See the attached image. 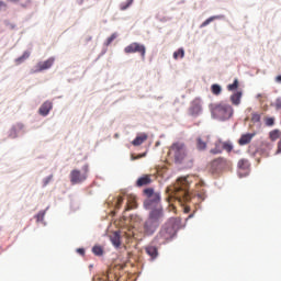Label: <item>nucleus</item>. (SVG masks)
<instances>
[{
	"label": "nucleus",
	"mask_w": 281,
	"mask_h": 281,
	"mask_svg": "<svg viewBox=\"0 0 281 281\" xmlns=\"http://www.w3.org/2000/svg\"><path fill=\"white\" fill-rule=\"evenodd\" d=\"M190 182L188 181V178H179L177 180V183L171 189L173 198L180 205H186L187 203H192L194 199H198L200 203L202 201H205V192L201 191L196 194V196H193L192 193H190Z\"/></svg>",
	"instance_id": "1"
},
{
	"label": "nucleus",
	"mask_w": 281,
	"mask_h": 281,
	"mask_svg": "<svg viewBox=\"0 0 281 281\" xmlns=\"http://www.w3.org/2000/svg\"><path fill=\"white\" fill-rule=\"evenodd\" d=\"M211 115L220 122H225L234 115V108L225 102L216 103L211 108Z\"/></svg>",
	"instance_id": "2"
},
{
	"label": "nucleus",
	"mask_w": 281,
	"mask_h": 281,
	"mask_svg": "<svg viewBox=\"0 0 281 281\" xmlns=\"http://www.w3.org/2000/svg\"><path fill=\"white\" fill-rule=\"evenodd\" d=\"M168 155L176 164H181L188 159V147L182 142H176L169 147Z\"/></svg>",
	"instance_id": "3"
},
{
	"label": "nucleus",
	"mask_w": 281,
	"mask_h": 281,
	"mask_svg": "<svg viewBox=\"0 0 281 281\" xmlns=\"http://www.w3.org/2000/svg\"><path fill=\"white\" fill-rule=\"evenodd\" d=\"M177 234V229L175 228V224L172 222H168L165 224L160 232L156 236V240L158 245H166L168 240H172L175 235Z\"/></svg>",
	"instance_id": "4"
},
{
	"label": "nucleus",
	"mask_w": 281,
	"mask_h": 281,
	"mask_svg": "<svg viewBox=\"0 0 281 281\" xmlns=\"http://www.w3.org/2000/svg\"><path fill=\"white\" fill-rule=\"evenodd\" d=\"M144 196H146V201L144 202V205L150 210L154 205H159L161 203V193L155 192V189L147 188L143 191Z\"/></svg>",
	"instance_id": "5"
},
{
	"label": "nucleus",
	"mask_w": 281,
	"mask_h": 281,
	"mask_svg": "<svg viewBox=\"0 0 281 281\" xmlns=\"http://www.w3.org/2000/svg\"><path fill=\"white\" fill-rule=\"evenodd\" d=\"M87 177H89V165H85L81 171L74 169L70 172V183H72V186L82 183L83 181H87Z\"/></svg>",
	"instance_id": "6"
},
{
	"label": "nucleus",
	"mask_w": 281,
	"mask_h": 281,
	"mask_svg": "<svg viewBox=\"0 0 281 281\" xmlns=\"http://www.w3.org/2000/svg\"><path fill=\"white\" fill-rule=\"evenodd\" d=\"M125 54H139L144 60L146 58V46L137 42H133L124 48Z\"/></svg>",
	"instance_id": "7"
},
{
	"label": "nucleus",
	"mask_w": 281,
	"mask_h": 281,
	"mask_svg": "<svg viewBox=\"0 0 281 281\" xmlns=\"http://www.w3.org/2000/svg\"><path fill=\"white\" fill-rule=\"evenodd\" d=\"M148 220L157 223V225H161V223H164V209L161 206L153 209L149 212Z\"/></svg>",
	"instance_id": "8"
},
{
	"label": "nucleus",
	"mask_w": 281,
	"mask_h": 281,
	"mask_svg": "<svg viewBox=\"0 0 281 281\" xmlns=\"http://www.w3.org/2000/svg\"><path fill=\"white\" fill-rule=\"evenodd\" d=\"M158 228L159 224H157V222H153V220H149L148 217L143 225V234L145 236H153Z\"/></svg>",
	"instance_id": "9"
},
{
	"label": "nucleus",
	"mask_w": 281,
	"mask_h": 281,
	"mask_svg": "<svg viewBox=\"0 0 281 281\" xmlns=\"http://www.w3.org/2000/svg\"><path fill=\"white\" fill-rule=\"evenodd\" d=\"M201 111H203V105L201 98H195L189 108V115H192L193 117H196V115L201 114Z\"/></svg>",
	"instance_id": "10"
},
{
	"label": "nucleus",
	"mask_w": 281,
	"mask_h": 281,
	"mask_svg": "<svg viewBox=\"0 0 281 281\" xmlns=\"http://www.w3.org/2000/svg\"><path fill=\"white\" fill-rule=\"evenodd\" d=\"M271 150H273V143L263 140L259 147V151L262 157H269V155H271Z\"/></svg>",
	"instance_id": "11"
},
{
	"label": "nucleus",
	"mask_w": 281,
	"mask_h": 281,
	"mask_svg": "<svg viewBox=\"0 0 281 281\" xmlns=\"http://www.w3.org/2000/svg\"><path fill=\"white\" fill-rule=\"evenodd\" d=\"M223 168H225V160L223 158H217L213 160L210 165V170L211 172H213V175L216 172H221Z\"/></svg>",
	"instance_id": "12"
},
{
	"label": "nucleus",
	"mask_w": 281,
	"mask_h": 281,
	"mask_svg": "<svg viewBox=\"0 0 281 281\" xmlns=\"http://www.w3.org/2000/svg\"><path fill=\"white\" fill-rule=\"evenodd\" d=\"M55 60L56 59L54 57H49L47 60L38 63L36 66V71H45V69H50Z\"/></svg>",
	"instance_id": "13"
},
{
	"label": "nucleus",
	"mask_w": 281,
	"mask_h": 281,
	"mask_svg": "<svg viewBox=\"0 0 281 281\" xmlns=\"http://www.w3.org/2000/svg\"><path fill=\"white\" fill-rule=\"evenodd\" d=\"M145 252L147 256H149L150 260L157 259V256H159V250L157 249V246L147 245L145 247Z\"/></svg>",
	"instance_id": "14"
},
{
	"label": "nucleus",
	"mask_w": 281,
	"mask_h": 281,
	"mask_svg": "<svg viewBox=\"0 0 281 281\" xmlns=\"http://www.w3.org/2000/svg\"><path fill=\"white\" fill-rule=\"evenodd\" d=\"M53 106L52 101L44 102L38 110L40 115H43L44 117L49 115V111H52Z\"/></svg>",
	"instance_id": "15"
},
{
	"label": "nucleus",
	"mask_w": 281,
	"mask_h": 281,
	"mask_svg": "<svg viewBox=\"0 0 281 281\" xmlns=\"http://www.w3.org/2000/svg\"><path fill=\"white\" fill-rule=\"evenodd\" d=\"M254 137H256V133L241 135L238 139L239 146H247V144H251V139H254Z\"/></svg>",
	"instance_id": "16"
},
{
	"label": "nucleus",
	"mask_w": 281,
	"mask_h": 281,
	"mask_svg": "<svg viewBox=\"0 0 281 281\" xmlns=\"http://www.w3.org/2000/svg\"><path fill=\"white\" fill-rule=\"evenodd\" d=\"M153 183V179H150V176L145 175L137 179L136 186L137 188H143V186H150Z\"/></svg>",
	"instance_id": "17"
},
{
	"label": "nucleus",
	"mask_w": 281,
	"mask_h": 281,
	"mask_svg": "<svg viewBox=\"0 0 281 281\" xmlns=\"http://www.w3.org/2000/svg\"><path fill=\"white\" fill-rule=\"evenodd\" d=\"M243 98V91H237L231 95V102L234 106H238L240 104V100Z\"/></svg>",
	"instance_id": "18"
},
{
	"label": "nucleus",
	"mask_w": 281,
	"mask_h": 281,
	"mask_svg": "<svg viewBox=\"0 0 281 281\" xmlns=\"http://www.w3.org/2000/svg\"><path fill=\"white\" fill-rule=\"evenodd\" d=\"M207 142H209L207 139L205 140V139H203L201 137H198L195 139L196 149L198 150H206L207 149Z\"/></svg>",
	"instance_id": "19"
},
{
	"label": "nucleus",
	"mask_w": 281,
	"mask_h": 281,
	"mask_svg": "<svg viewBox=\"0 0 281 281\" xmlns=\"http://www.w3.org/2000/svg\"><path fill=\"white\" fill-rule=\"evenodd\" d=\"M214 146L215 147L210 150L211 155H221V153H223V142L216 140Z\"/></svg>",
	"instance_id": "20"
},
{
	"label": "nucleus",
	"mask_w": 281,
	"mask_h": 281,
	"mask_svg": "<svg viewBox=\"0 0 281 281\" xmlns=\"http://www.w3.org/2000/svg\"><path fill=\"white\" fill-rule=\"evenodd\" d=\"M135 207H137V203L135 202V196L130 195L125 206V212H130V210H135Z\"/></svg>",
	"instance_id": "21"
},
{
	"label": "nucleus",
	"mask_w": 281,
	"mask_h": 281,
	"mask_svg": "<svg viewBox=\"0 0 281 281\" xmlns=\"http://www.w3.org/2000/svg\"><path fill=\"white\" fill-rule=\"evenodd\" d=\"M146 139H148V135L140 134V135L136 136V139L132 142V145L133 146H142V144H144V142H146Z\"/></svg>",
	"instance_id": "22"
},
{
	"label": "nucleus",
	"mask_w": 281,
	"mask_h": 281,
	"mask_svg": "<svg viewBox=\"0 0 281 281\" xmlns=\"http://www.w3.org/2000/svg\"><path fill=\"white\" fill-rule=\"evenodd\" d=\"M218 19H223V16H221V15H213V16L206 19V20L200 25V27H206V25H210V24L212 23V21H216V20H218Z\"/></svg>",
	"instance_id": "23"
},
{
	"label": "nucleus",
	"mask_w": 281,
	"mask_h": 281,
	"mask_svg": "<svg viewBox=\"0 0 281 281\" xmlns=\"http://www.w3.org/2000/svg\"><path fill=\"white\" fill-rule=\"evenodd\" d=\"M111 243L114 245V247H120V245H122L120 233H114V235L111 237Z\"/></svg>",
	"instance_id": "24"
},
{
	"label": "nucleus",
	"mask_w": 281,
	"mask_h": 281,
	"mask_svg": "<svg viewBox=\"0 0 281 281\" xmlns=\"http://www.w3.org/2000/svg\"><path fill=\"white\" fill-rule=\"evenodd\" d=\"M211 91H212L213 95H221L223 88H221V86H218V83H214L211 86Z\"/></svg>",
	"instance_id": "25"
},
{
	"label": "nucleus",
	"mask_w": 281,
	"mask_h": 281,
	"mask_svg": "<svg viewBox=\"0 0 281 281\" xmlns=\"http://www.w3.org/2000/svg\"><path fill=\"white\" fill-rule=\"evenodd\" d=\"M238 168H239V170H247V168H249V160L240 159L238 161Z\"/></svg>",
	"instance_id": "26"
},
{
	"label": "nucleus",
	"mask_w": 281,
	"mask_h": 281,
	"mask_svg": "<svg viewBox=\"0 0 281 281\" xmlns=\"http://www.w3.org/2000/svg\"><path fill=\"white\" fill-rule=\"evenodd\" d=\"M186 56V50L183 48H179L173 53L175 60H179V58H183Z\"/></svg>",
	"instance_id": "27"
},
{
	"label": "nucleus",
	"mask_w": 281,
	"mask_h": 281,
	"mask_svg": "<svg viewBox=\"0 0 281 281\" xmlns=\"http://www.w3.org/2000/svg\"><path fill=\"white\" fill-rule=\"evenodd\" d=\"M222 149L226 150V153H232V150H234V145L229 142H222Z\"/></svg>",
	"instance_id": "28"
},
{
	"label": "nucleus",
	"mask_w": 281,
	"mask_h": 281,
	"mask_svg": "<svg viewBox=\"0 0 281 281\" xmlns=\"http://www.w3.org/2000/svg\"><path fill=\"white\" fill-rule=\"evenodd\" d=\"M30 58V52H24L23 55L15 59L16 65H21L24 60H27Z\"/></svg>",
	"instance_id": "29"
},
{
	"label": "nucleus",
	"mask_w": 281,
	"mask_h": 281,
	"mask_svg": "<svg viewBox=\"0 0 281 281\" xmlns=\"http://www.w3.org/2000/svg\"><path fill=\"white\" fill-rule=\"evenodd\" d=\"M269 137L271 142H276V139H280V132L279 130H273L269 133Z\"/></svg>",
	"instance_id": "30"
},
{
	"label": "nucleus",
	"mask_w": 281,
	"mask_h": 281,
	"mask_svg": "<svg viewBox=\"0 0 281 281\" xmlns=\"http://www.w3.org/2000/svg\"><path fill=\"white\" fill-rule=\"evenodd\" d=\"M238 86H239L238 79H234V82H233V83H229V85L227 86V90H228V91H236V89H238Z\"/></svg>",
	"instance_id": "31"
},
{
	"label": "nucleus",
	"mask_w": 281,
	"mask_h": 281,
	"mask_svg": "<svg viewBox=\"0 0 281 281\" xmlns=\"http://www.w3.org/2000/svg\"><path fill=\"white\" fill-rule=\"evenodd\" d=\"M92 252L94 254V256H103L104 249L101 246H94L92 248Z\"/></svg>",
	"instance_id": "32"
},
{
	"label": "nucleus",
	"mask_w": 281,
	"mask_h": 281,
	"mask_svg": "<svg viewBox=\"0 0 281 281\" xmlns=\"http://www.w3.org/2000/svg\"><path fill=\"white\" fill-rule=\"evenodd\" d=\"M135 0H126V2H123L121 5H120V10H128V8H131V5H133V2Z\"/></svg>",
	"instance_id": "33"
},
{
	"label": "nucleus",
	"mask_w": 281,
	"mask_h": 281,
	"mask_svg": "<svg viewBox=\"0 0 281 281\" xmlns=\"http://www.w3.org/2000/svg\"><path fill=\"white\" fill-rule=\"evenodd\" d=\"M265 124H266V126H273V124H276V119L274 117H266Z\"/></svg>",
	"instance_id": "34"
},
{
	"label": "nucleus",
	"mask_w": 281,
	"mask_h": 281,
	"mask_svg": "<svg viewBox=\"0 0 281 281\" xmlns=\"http://www.w3.org/2000/svg\"><path fill=\"white\" fill-rule=\"evenodd\" d=\"M117 38V33H113L110 37H108L105 45H111Z\"/></svg>",
	"instance_id": "35"
},
{
	"label": "nucleus",
	"mask_w": 281,
	"mask_h": 281,
	"mask_svg": "<svg viewBox=\"0 0 281 281\" xmlns=\"http://www.w3.org/2000/svg\"><path fill=\"white\" fill-rule=\"evenodd\" d=\"M123 203H124V198L119 196L115 203V210H120Z\"/></svg>",
	"instance_id": "36"
},
{
	"label": "nucleus",
	"mask_w": 281,
	"mask_h": 281,
	"mask_svg": "<svg viewBox=\"0 0 281 281\" xmlns=\"http://www.w3.org/2000/svg\"><path fill=\"white\" fill-rule=\"evenodd\" d=\"M260 114L258 112H254L251 114V122H260Z\"/></svg>",
	"instance_id": "37"
},
{
	"label": "nucleus",
	"mask_w": 281,
	"mask_h": 281,
	"mask_svg": "<svg viewBox=\"0 0 281 281\" xmlns=\"http://www.w3.org/2000/svg\"><path fill=\"white\" fill-rule=\"evenodd\" d=\"M37 222L44 221L45 218V211H40L36 215Z\"/></svg>",
	"instance_id": "38"
},
{
	"label": "nucleus",
	"mask_w": 281,
	"mask_h": 281,
	"mask_svg": "<svg viewBox=\"0 0 281 281\" xmlns=\"http://www.w3.org/2000/svg\"><path fill=\"white\" fill-rule=\"evenodd\" d=\"M274 108L277 111H281V98L276 100Z\"/></svg>",
	"instance_id": "39"
},
{
	"label": "nucleus",
	"mask_w": 281,
	"mask_h": 281,
	"mask_svg": "<svg viewBox=\"0 0 281 281\" xmlns=\"http://www.w3.org/2000/svg\"><path fill=\"white\" fill-rule=\"evenodd\" d=\"M145 156H146V153L140 154V155H137V156L132 155V156H131V159H132V161H135L136 159H142V157H145Z\"/></svg>",
	"instance_id": "40"
},
{
	"label": "nucleus",
	"mask_w": 281,
	"mask_h": 281,
	"mask_svg": "<svg viewBox=\"0 0 281 281\" xmlns=\"http://www.w3.org/2000/svg\"><path fill=\"white\" fill-rule=\"evenodd\" d=\"M52 179H54V176H48V177L44 180V186H47V183H49V181H52Z\"/></svg>",
	"instance_id": "41"
},
{
	"label": "nucleus",
	"mask_w": 281,
	"mask_h": 281,
	"mask_svg": "<svg viewBox=\"0 0 281 281\" xmlns=\"http://www.w3.org/2000/svg\"><path fill=\"white\" fill-rule=\"evenodd\" d=\"M7 25H8V27L10 29V30H15L16 29V24H14V23H7Z\"/></svg>",
	"instance_id": "42"
},
{
	"label": "nucleus",
	"mask_w": 281,
	"mask_h": 281,
	"mask_svg": "<svg viewBox=\"0 0 281 281\" xmlns=\"http://www.w3.org/2000/svg\"><path fill=\"white\" fill-rule=\"evenodd\" d=\"M77 254H79L80 256H85V248H78Z\"/></svg>",
	"instance_id": "43"
},
{
	"label": "nucleus",
	"mask_w": 281,
	"mask_h": 281,
	"mask_svg": "<svg viewBox=\"0 0 281 281\" xmlns=\"http://www.w3.org/2000/svg\"><path fill=\"white\" fill-rule=\"evenodd\" d=\"M184 214H190V206L189 205H184Z\"/></svg>",
	"instance_id": "44"
},
{
	"label": "nucleus",
	"mask_w": 281,
	"mask_h": 281,
	"mask_svg": "<svg viewBox=\"0 0 281 281\" xmlns=\"http://www.w3.org/2000/svg\"><path fill=\"white\" fill-rule=\"evenodd\" d=\"M5 7H7L5 2L0 0V10H1V8H5Z\"/></svg>",
	"instance_id": "45"
},
{
	"label": "nucleus",
	"mask_w": 281,
	"mask_h": 281,
	"mask_svg": "<svg viewBox=\"0 0 281 281\" xmlns=\"http://www.w3.org/2000/svg\"><path fill=\"white\" fill-rule=\"evenodd\" d=\"M276 82L281 83V75H279V76L276 77Z\"/></svg>",
	"instance_id": "46"
},
{
	"label": "nucleus",
	"mask_w": 281,
	"mask_h": 281,
	"mask_svg": "<svg viewBox=\"0 0 281 281\" xmlns=\"http://www.w3.org/2000/svg\"><path fill=\"white\" fill-rule=\"evenodd\" d=\"M10 1L11 3H19V0H8Z\"/></svg>",
	"instance_id": "47"
}]
</instances>
